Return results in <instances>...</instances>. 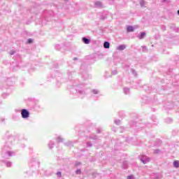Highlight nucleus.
Segmentation results:
<instances>
[{
    "label": "nucleus",
    "mask_w": 179,
    "mask_h": 179,
    "mask_svg": "<svg viewBox=\"0 0 179 179\" xmlns=\"http://www.w3.org/2000/svg\"><path fill=\"white\" fill-rule=\"evenodd\" d=\"M154 153H155V155H158V153H160V150H159V149L155 150H154Z\"/></svg>",
    "instance_id": "nucleus-28"
},
{
    "label": "nucleus",
    "mask_w": 179,
    "mask_h": 179,
    "mask_svg": "<svg viewBox=\"0 0 179 179\" xmlns=\"http://www.w3.org/2000/svg\"><path fill=\"white\" fill-rule=\"evenodd\" d=\"M48 176H51V173L48 174Z\"/></svg>",
    "instance_id": "nucleus-47"
},
{
    "label": "nucleus",
    "mask_w": 179,
    "mask_h": 179,
    "mask_svg": "<svg viewBox=\"0 0 179 179\" xmlns=\"http://www.w3.org/2000/svg\"><path fill=\"white\" fill-rule=\"evenodd\" d=\"M55 48H56V50H61V45H55Z\"/></svg>",
    "instance_id": "nucleus-32"
},
{
    "label": "nucleus",
    "mask_w": 179,
    "mask_h": 179,
    "mask_svg": "<svg viewBox=\"0 0 179 179\" xmlns=\"http://www.w3.org/2000/svg\"><path fill=\"white\" fill-rule=\"evenodd\" d=\"M125 48H127V45H120L117 47V50L118 51H124V50H125Z\"/></svg>",
    "instance_id": "nucleus-5"
},
{
    "label": "nucleus",
    "mask_w": 179,
    "mask_h": 179,
    "mask_svg": "<svg viewBox=\"0 0 179 179\" xmlns=\"http://www.w3.org/2000/svg\"><path fill=\"white\" fill-rule=\"evenodd\" d=\"M3 163L6 166V167H12V162L9 161H3Z\"/></svg>",
    "instance_id": "nucleus-10"
},
{
    "label": "nucleus",
    "mask_w": 179,
    "mask_h": 179,
    "mask_svg": "<svg viewBox=\"0 0 179 179\" xmlns=\"http://www.w3.org/2000/svg\"><path fill=\"white\" fill-rule=\"evenodd\" d=\"M115 124H116V125H120V124H121V120H115L114 121Z\"/></svg>",
    "instance_id": "nucleus-25"
},
{
    "label": "nucleus",
    "mask_w": 179,
    "mask_h": 179,
    "mask_svg": "<svg viewBox=\"0 0 179 179\" xmlns=\"http://www.w3.org/2000/svg\"><path fill=\"white\" fill-rule=\"evenodd\" d=\"M167 0H163V2H166Z\"/></svg>",
    "instance_id": "nucleus-46"
},
{
    "label": "nucleus",
    "mask_w": 179,
    "mask_h": 179,
    "mask_svg": "<svg viewBox=\"0 0 179 179\" xmlns=\"http://www.w3.org/2000/svg\"><path fill=\"white\" fill-rule=\"evenodd\" d=\"M96 134H101V129L98 128L96 130Z\"/></svg>",
    "instance_id": "nucleus-33"
},
{
    "label": "nucleus",
    "mask_w": 179,
    "mask_h": 179,
    "mask_svg": "<svg viewBox=\"0 0 179 179\" xmlns=\"http://www.w3.org/2000/svg\"><path fill=\"white\" fill-rule=\"evenodd\" d=\"M66 145H67V146H69V145H72V142H69L68 143H66Z\"/></svg>",
    "instance_id": "nucleus-38"
},
{
    "label": "nucleus",
    "mask_w": 179,
    "mask_h": 179,
    "mask_svg": "<svg viewBox=\"0 0 179 179\" xmlns=\"http://www.w3.org/2000/svg\"><path fill=\"white\" fill-rule=\"evenodd\" d=\"M140 160L143 163V164H146V163H149V162H150V159L145 155L140 157Z\"/></svg>",
    "instance_id": "nucleus-3"
},
{
    "label": "nucleus",
    "mask_w": 179,
    "mask_h": 179,
    "mask_svg": "<svg viewBox=\"0 0 179 179\" xmlns=\"http://www.w3.org/2000/svg\"><path fill=\"white\" fill-rule=\"evenodd\" d=\"M1 121H3H3H5V119H2Z\"/></svg>",
    "instance_id": "nucleus-45"
},
{
    "label": "nucleus",
    "mask_w": 179,
    "mask_h": 179,
    "mask_svg": "<svg viewBox=\"0 0 179 179\" xmlns=\"http://www.w3.org/2000/svg\"><path fill=\"white\" fill-rule=\"evenodd\" d=\"M86 145H87V148H92V146H93V143H92V142L90 141H87L86 143Z\"/></svg>",
    "instance_id": "nucleus-20"
},
{
    "label": "nucleus",
    "mask_w": 179,
    "mask_h": 179,
    "mask_svg": "<svg viewBox=\"0 0 179 179\" xmlns=\"http://www.w3.org/2000/svg\"><path fill=\"white\" fill-rule=\"evenodd\" d=\"M56 174L58 177H62V173L60 171L57 172Z\"/></svg>",
    "instance_id": "nucleus-31"
},
{
    "label": "nucleus",
    "mask_w": 179,
    "mask_h": 179,
    "mask_svg": "<svg viewBox=\"0 0 179 179\" xmlns=\"http://www.w3.org/2000/svg\"><path fill=\"white\" fill-rule=\"evenodd\" d=\"M65 1H69V0H65Z\"/></svg>",
    "instance_id": "nucleus-48"
},
{
    "label": "nucleus",
    "mask_w": 179,
    "mask_h": 179,
    "mask_svg": "<svg viewBox=\"0 0 179 179\" xmlns=\"http://www.w3.org/2000/svg\"><path fill=\"white\" fill-rule=\"evenodd\" d=\"M146 36V32H141L140 35H138V38H139V40H143V38H145V37Z\"/></svg>",
    "instance_id": "nucleus-7"
},
{
    "label": "nucleus",
    "mask_w": 179,
    "mask_h": 179,
    "mask_svg": "<svg viewBox=\"0 0 179 179\" xmlns=\"http://www.w3.org/2000/svg\"><path fill=\"white\" fill-rule=\"evenodd\" d=\"M9 54H10V55H15V54H16V51H15V50H10V51L9 52Z\"/></svg>",
    "instance_id": "nucleus-26"
},
{
    "label": "nucleus",
    "mask_w": 179,
    "mask_h": 179,
    "mask_svg": "<svg viewBox=\"0 0 179 179\" xmlns=\"http://www.w3.org/2000/svg\"><path fill=\"white\" fill-rule=\"evenodd\" d=\"M28 44H31V43H33V39L31 38H29L27 41Z\"/></svg>",
    "instance_id": "nucleus-30"
},
{
    "label": "nucleus",
    "mask_w": 179,
    "mask_h": 179,
    "mask_svg": "<svg viewBox=\"0 0 179 179\" xmlns=\"http://www.w3.org/2000/svg\"><path fill=\"white\" fill-rule=\"evenodd\" d=\"M48 146H49V149H52V148H54V142L53 141H50L49 144H48Z\"/></svg>",
    "instance_id": "nucleus-19"
},
{
    "label": "nucleus",
    "mask_w": 179,
    "mask_h": 179,
    "mask_svg": "<svg viewBox=\"0 0 179 179\" xmlns=\"http://www.w3.org/2000/svg\"><path fill=\"white\" fill-rule=\"evenodd\" d=\"M82 41H83L84 44H90V39L86 38V37H83L82 38Z\"/></svg>",
    "instance_id": "nucleus-8"
},
{
    "label": "nucleus",
    "mask_w": 179,
    "mask_h": 179,
    "mask_svg": "<svg viewBox=\"0 0 179 179\" xmlns=\"http://www.w3.org/2000/svg\"><path fill=\"white\" fill-rule=\"evenodd\" d=\"M6 155H8L9 157H12V156L15 155V152L12 151H7Z\"/></svg>",
    "instance_id": "nucleus-16"
},
{
    "label": "nucleus",
    "mask_w": 179,
    "mask_h": 179,
    "mask_svg": "<svg viewBox=\"0 0 179 179\" xmlns=\"http://www.w3.org/2000/svg\"><path fill=\"white\" fill-rule=\"evenodd\" d=\"M117 70H113V71H112V75H117Z\"/></svg>",
    "instance_id": "nucleus-34"
},
{
    "label": "nucleus",
    "mask_w": 179,
    "mask_h": 179,
    "mask_svg": "<svg viewBox=\"0 0 179 179\" xmlns=\"http://www.w3.org/2000/svg\"><path fill=\"white\" fill-rule=\"evenodd\" d=\"M94 8H103V3L101 1H96L94 3Z\"/></svg>",
    "instance_id": "nucleus-4"
},
{
    "label": "nucleus",
    "mask_w": 179,
    "mask_h": 179,
    "mask_svg": "<svg viewBox=\"0 0 179 179\" xmlns=\"http://www.w3.org/2000/svg\"><path fill=\"white\" fill-rule=\"evenodd\" d=\"M80 164H82V163H80V162H76L75 166H76V167H78V166H80Z\"/></svg>",
    "instance_id": "nucleus-35"
},
{
    "label": "nucleus",
    "mask_w": 179,
    "mask_h": 179,
    "mask_svg": "<svg viewBox=\"0 0 179 179\" xmlns=\"http://www.w3.org/2000/svg\"><path fill=\"white\" fill-rule=\"evenodd\" d=\"M119 115H120V117H124V115L122 114V112H120V113H119Z\"/></svg>",
    "instance_id": "nucleus-37"
},
{
    "label": "nucleus",
    "mask_w": 179,
    "mask_h": 179,
    "mask_svg": "<svg viewBox=\"0 0 179 179\" xmlns=\"http://www.w3.org/2000/svg\"><path fill=\"white\" fill-rule=\"evenodd\" d=\"M154 145L155 146H160V145H162V140L157 139Z\"/></svg>",
    "instance_id": "nucleus-14"
},
{
    "label": "nucleus",
    "mask_w": 179,
    "mask_h": 179,
    "mask_svg": "<svg viewBox=\"0 0 179 179\" xmlns=\"http://www.w3.org/2000/svg\"><path fill=\"white\" fill-rule=\"evenodd\" d=\"M100 20H106L107 19V14L102 13L99 17Z\"/></svg>",
    "instance_id": "nucleus-9"
},
{
    "label": "nucleus",
    "mask_w": 179,
    "mask_h": 179,
    "mask_svg": "<svg viewBox=\"0 0 179 179\" xmlns=\"http://www.w3.org/2000/svg\"><path fill=\"white\" fill-rule=\"evenodd\" d=\"M173 166L177 169L179 167V162L178 161H174L173 162Z\"/></svg>",
    "instance_id": "nucleus-21"
},
{
    "label": "nucleus",
    "mask_w": 179,
    "mask_h": 179,
    "mask_svg": "<svg viewBox=\"0 0 179 179\" xmlns=\"http://www.w3.org/2000/svg\"><path fill=\"white\" fill-rule=\"evenodd\" d=\"M58 143L61 142H64V138H61V136L57 137V138Z\"/></svg>",
    "instance_id": "nucleus-22"
},
{
    "label": "nucleus",
    "mask_w": 179,
    "mask_h": 179,
    "mask_svg": "<svg viewBox=\"0 0 179 179\" xmlns=\"http://www.w3.org/2000/svg\"><path fill=\"white\" fill-rule=\"evenodd\" d=\"M91 93H92V94L94 95L99 94L100 93V90L96 89H93L91 90Z\"/></svg>",
    "instance_id": "nucleus-11"
},
{
    "label": "nucleus",
    "mask_w": 179,
    "mask_h": 179,
    "mask_svg": "<svg viewBox=\"0 0 179 179\" xmlns=\"http://www.w3.org/2000/svg\"><path fill=\"white\" fill-rule=\"evenodd\" d=\"M178 31V28H176L175 31Z\"/></svg>",
    "instance_id": "nucleus-43"
},
{
    "label": "nucleus",
    "mask_w": 179,
    "mask_h": 179,
    "mask_svg": "<svg viewBox=\"0 0 179 179\" xmlns=\"http://www.w3.org/2000/svg\"><path fill=\"white\" fill-rule=\"evenodd\" d=\"M68 75H71V73H72L71 72H70V71H68Z\"/></svg>",
    "instance_id": "nucleus-44"
},
{
    "label": "nucleus",
    "mask_w": 179,
    "mask_h": 179,
    "mask_svg": "<svg viewBox=\"0 0 179 179\" xmlns=\"http://www.w3.org/2000/svg\"><path fill=\"white\" fill-rule=\"evenodd\" d=\"M124 94H129V88L128 87H124L123 89Z\"/></svg>",
    "instance_id": "nucleus-18"
},
{
    "label": "nucleus",
    "mask_w": 179,
    "mask_h": 179,
    "mask_svg": "<svg viewBox=\"0 0 179 179\" xmlns=\"http://www.w3.org/2000/svg\"><path fill=\"white\" fill-rule=\"evenodd\" d=\"M122 169H128V162L124 161L122 165Z\"/></svg>",
    "instance_id": "nucleus-12"
},
{
    "label": "nucleus",
    "mask_w": 179,
    "mask_h": 179,
    "mask_svg": "<svg viewBox=\"0 0 179 179\" xmlns=\"http://www.w3.org/2000/svg\"><path fill=\"white\" fill-rule=\"evenodd\" d=\"M83 78L85 80H86V79H89V74L86 72H85L83 74Z\"/></svg>",
    "instance_id": "nucleus-17"
},
{
    "label": "nucleus",
    "mask_w": 179,
    "mask_h": 179,
    "mask_svg": "<svg viewBox=\"0 0 179 179\" xmlns=\"http://www.w3.org/2000/svg\"><path fill=\"white\" fill-rule=\"evenodd\" d=\"M166 122H168V123H169V122H173V119H171V118H167V119H166Z\"/></svg>",
    "instance_id": "nucleus-27"
},
{
    "label": "nucleus",
    "mask_w": 179,
    "mask_h": 179,
    "mask_svg": "<svg viewBox=\"0 0 179 179\" xmlns=\"http://www.w3.org/2000/svg\"><path fill=\"white\" fill-rule=\"evenodd\" d=\"M135 31V28L131 25L128 26L127 28V33H131Z\"/></svg>",
    "instance_id": "nucleus-6"
},
{
    "label": "nucleus",
    "mask_w": 179,
    "mask_h": 179,
    "mask_svg": "<svg viewBox=\"0 0 179 179\" xmlns=\"http://www.w3.org/2000/svg\"><path fill=\"white\" fill-rule=\"evenodd\" d=\"M82 171H80V169H77L76 171V174H81Z\"/></svg>",
    "instance_id": "nucleus-29"
},
{
    "label": "nucleus",
    "mask_w": 179,
    "mask_h": 179,
    "mask_svg": "<svg viewBox=\"0 0 179 179\" xmlns=\"http://www.w3.org/2000/svg\"><path fill=\"white\" fill-rule=\"evenodd\" d=\"M8 96H9V94H8V93H3L2 94L3 99H6V97H8Z\"/></svg>",
    "instance_id": "nucleus-24"
},
{
    "label": "nucleus",
    "mask_w": 179,
    "mask_h": 179,
    "mask_svg": "<svg viewBox=\"0 0 179 179\" xmlns=\"http://www.w3.org/2000/svg\"><path fill=\"white\" fill-rule=\"evenodd\" d=\"M73 60L74 61H78V57H74Z\"/></svg>",
    "instance_id": "nucleus-41"
},
{
    "label": "nucleus",
    "mask_w": 179,
    "mask_h": 179,
    "mask_svg": "<svg viewBox=\"0 0 179 179\" xmlns=\"http://www.w3.org/2000/svg\"><path fill=\"white\" fill-rule=\"evenodd\" d=\"M127 179H132V177L128 176Z\"/></svg>",
    "instance_id": "nucleus-42"
},
{
    "label": "nucleus",
    "mask_w": 179,
    "mask_h": 179,
    "mask_svg": "<svg viewBox=\"0 0 179 179\" xmlns=\"http://www.w3.org/2000/svg\"><path fill=\"white\" fill-rule=\"evenodd\" d=\"M143 50H147L146 46H143Z\"/></svg>",
    "instance_id": "nucleus-40"
},
{
    "label": "nucleus",
    "mask_w": 179,
    "mask_h": 179,
    "mask_svg": "<svg viewBox=\"0 0 179 179\" xmlns=\"http://www.w3.org/2000/svg\"><path fill=\"white\" fill-rule=\"evenodd\" d=\"M73 90H76L77 94H79V96H80V97H85V96H86V94H87L86 88L80 86V85L75 86L74 88L72 90V92H73Z\"/></svg>",
    "instance_id": "nucleus-1"
},
{
    "label": "nucleus",
    "mask_w": 179,
    "mask_h": 179,
    "mask_svg": "<svg viewBox=\"0 0 179 179\" xmlns=\"http://www.w3.org/2000/svg\"><path fill=\"white\" fill-rule=\"evenodd\" d=\"M103 48H106V49L110 48V42H108V41H105V42L103 43Z\"/></svg>",
    "instance_id": "nucleus-13"
},
{
    "label": "nucleus",
    "mask_w": 179,
    "mask_h": 179,
    "mask_svg": "<svg viewBox=\"0 0 179 179\" xmlns=\"http://www.w3.org/2000/svg\"><path fill=\"white\" fill-rule=\"evenodd\" d=\"M21 115L23 118H29L30 115V112L27 110V109H22L21 110Z\"/></svg>",
    "instance_id": "nucleus-2"
},
{
    "label": "nucleus",
    "mask_w": 179,
    "mask_h": 179,
    "mask_svg": "<svg viewBox=\"0 0 179 179\" xmlns=\"http://www.w3.org/2000/svg\"><path fill=\"white\" fill-rule=\"evenodd\" d=\"M162 30H163L164 31H166V26L162 25Z\"/></svg>",
    "instance_id": "nucleus-36"
},
{
    "label": "nucleus",
    "mask_w": 179,
    "mask_h": 179,
    "mask_svg": "<svg viewBox=\"0 0 179 179\" xmlns=\"http://www.w3.org/2000/svg\"><path fill=\"white\" fill-rule=\"evenodd\" d=\"M140 5L141 8H143V6H145V1L144 0L140 1Z\"/></svg>",
    "instance_id": "nucleus-23"
},
{
    "label": "nucleus",
    "mask_w": 179,
    "mask_h": 179,
    "mask_svg": "<svg viewBox=\"0 0 179 179\" xmlns=\"http://www.w3.org/2000/svg\"><path fill=\"white\" fill-rule=\"evenodd\" d=\"M90 139H92L93 141H97L99 139V137L96 135L90 136Z\"/></svg>",
    "instance_id": "nucleus-15"
},
{
    "label": "nucleus",
    "mask_w": 179,
    "mask_h": 179,
    "mask_svg": "<svg viewBox=\"0 0 179 179\" xmlns=\"http://www.w3.org/2000/svg\"><path fill=\"white\" fill-rule=\"evenodd\" d=\"M134 125H136V122H134L133 124H131V127H134Z\"/></svg>",
    "instance_id": "nucleus-39"
}]
</instances>
